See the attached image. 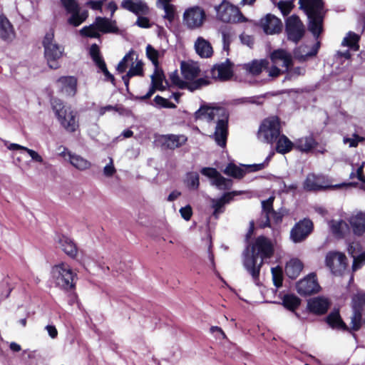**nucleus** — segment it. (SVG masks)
Segmentation results:
<instances>
[{"label":"nucleus","instance_id":"21","mask_svg":"<svg viewBox=\"0 0 365 365\" xmlns=\"http://www.w3.org/2000/svg\"><path fill=\"white\" fill-rule=\"evenodd\" d=\"M120 6L137 16L147 14L148 6L143 0H123Z\"/></svg>","mask_w":365,"mask_h":365},{"label":"nucleus","instance_id":"53","mask_svg":"<svg viewBox=\"0 0 365 365\" xmlns=\"http://www.w3.org/2000/svg\"><path fill=\"white\" fill-rule=\"evenodd\" d=\"M287 214V210L284 209H280L278 211L274 210L270 212V222H272L276 225H279L282 222L283 217Z\"/></svg>","mask_w":365,"mask_h":365},{"label":"nucleus","instance_id":"24","mask_svg":"<svg viewBox=\"0 0 365 365\" xmlns=\"http://www.w3.org/2000/svg\"><path fill=\"white\" fill-rule=\"evenodd\" d=\"M240 194V192L232 191L225 192L219 199L212 200V207L214 209L213 215L217 218L219 215L224 212V206L226 203H229L235 196Z\"/></svg>","mask_w":365,"mask_h":365},{"label":"nucleus","instance_id":"7","mask_svg":"<svg viewBox=\"0 0 365 365\" xmlns=\"http://www.w3.org/2000/svg\"><path fill=\"white\" fill-rule=\"evenodd\" d=\"M43 46L44 48V56L48 66L53 69L59 68L58 61L63 56L64 48L54 40L53 32L46 34L43 40Z\"/></svg>","mask_w":365,"mask_h":365},{"label":"nucleus","instance_id":"32","mask_svg":"<svg viewBox=\"0 0 365 365\" xmlns=\"http://www.w3.org/2000/svg\"><path fill=\"white\" fill-rule=\"evenodd\" d=\"M349 223L355 235H363L365 232V213L360 212L352 215L349 218Z\"/></svg>","mask_w":365,"mask_h":365},{"label":"nucleus","instance_id":"26","mask_svg":"<svg viewBox=\"0 0 365 365\" xmlns=\"http://www.w3.org/2000/svg\"><path fill=\"white\" fill-rule=\"evenodd\" d=\"M268 66L269 62L266 59L253 60L250 63L242 65V69L246 73L255 76L259 75Z\"/></svg>","mask_w":365,"mask_h":365},{"label":"nucleus","instance_id":"27","mask_svg":"<svg viewBox=\"0 0 365 365\" xmlns=\"http://www.w3.org/2000/svg\"><path fill=\"white\" fill-rule=\"evenodd\" d=\"M181 72L187 82H192L200 74L199 66L193 62H182Z\"/></svg>","mask_w":365,"mask_h":365},{"label":"nucleus","instance_id":"40","mask_svg":"<svg viewBox=\"0 0 365 365\" xmlns=\"http://www.w3.org/2000/svg\"><path fill=\"white\" fill-rule=\"evenodd\" d=\"M360 39L359 35L353 31H349L346 36L344 38L341 46H347L353 51H358L359 48V41Z\"/></svg>","mask_w":365,"mask_h":365},{"label":"nucleus","instance_id":"56","mask_svg":"<svg viewBox=\"0 0 365 365\" xmlns=\"http://www.w3.org/2000/svg\"><path fill=\"white\" fill-rule=\"evenodd\" d=\"M364 137L359 136L356 133L352 135V138L344 137L343 139L344 143H349V147L356 148L358 146L359 143L364 141Z\"/></svg>","mask_w":365,"mask_h":365},{"label":"nucleus","instance_id":"34","mask_svg":"<svg viewBox=\"0 0 365 365\" xmlns=\"http://www.w3.org/2000/svg\"><path fill=\"white\" fill-rule=\"evenodd\" d=\"M326 322L334 329L348 331L349 328L343 322L339 310H334L326 318Z\"/></svg>","mask_w":365,"mask_h":365},{"label":"nucleus","instance_id":"46","mask_svg":"<svg viewBox=\"0 0 365 365\" xmlns=\"http://www.w3.org/2000/svg\"><path fill=\"white\" fill-rule=\"evenodd\" d=\"M282 304L287 309L294 311L299 306L300 299L293 294H287L283 297Z\"/></svg>","mask_w":365,"mask_h":365},{"label":"nucleus","instance_id":"30","mask_svg":"<svg viewBox=\"0 0 365 365\" xmlns=\"http://www.w3.org/2000/svg\"><path fill=\"white\" fill-rule=\"evenodd\" d=\"M163 145L168 149L174 150L184 145L187 137L184 135L168 134L162 137Z\"/></svg>","mask_w":365,"mask_h":365},{"label":"nucleus","instance_id":"37","mask_svg":"<svg viewBox=\"0 0 365 365\" xmlns=\"http://www.w3.org/2000/svg\"><path fill=\"white\" fill-rule=\"evenodd\" d=\"M303 269L302 262L298 259H292L286 264L285 273L288 277L296 279Z\"/></svg>","mask_w":365,"mask_h":365},{"label":"nucleus","instance_id":"57","mask_svg":"<svg viewBox=\"0 0 365 365\" xmlns=\"http://www.w3.org/2000/svg\"><path fill=\"white\" fill-rule=\"evenodd\" d=\"M271 271L274 286L277 288L280 287L282 285V275L281 269L278 267H272Z\"/></svg>","mask_w":365,"mask_h":365},{"label":"nucleus","instance_id":"5","mask_svg":"<svg viewBox=\"0 0 365 365\" xmlns=\"http://www.w3.org/2000/svg\"><path fill=\"white\" fill-rule=\"evenodd\" d=\"M135 52L130 50L122 60L118 63L116 71L118 73H123L126 69L129 68L128 71L122 76V80L128 88L129 81L134 76H143V63L141 60L134 59Z\"/></svg>","mask_w":365,"mask_h":365},{"label":"nucleus","instance_id":"3","mask_svg":"<svg viewBox=\"0 0 365 365\" xmlns=\"http://www.w3.org/2000/svg\"><path fill=\"white\" fill-rule=\"evenodd\" d=\"M299 9L307 16L308 29L315 38L323 31V21L326 13L322 0H299Z\"/></svg>","mask_w":365,"mask_h":365},{"label":"nucleus","instance_id":"39","mask_svg":"<svg viewBox=\"0 0 365 365\" xmlns=\"http://www.w3.org/2000/svg\"><path fill=\"white\" fill-rule=\"evenodd\" d=\"M68 160L73 167L80 170H85L91 166V163L88 160L71 152L68 153Z\"/></svg>","mask_w":365,"mask_h":365},{"label":"nucleus","instance_id":"64","mask_svg":"<svg viewBox=\"0 0 365 365\" xmlns=\"http://www.w3.org/2000/svg\"><path fill=\"white\" fill-rule=\"evenodd\" d=\"M180 215L185 220H189L192 216V208L190 205L181 207L180 210Z\"/></svg>","mask_w":365,"mask_h":365},{"label":"nucleus","instance_id":"62","mask_svg":"<svg viewBox=\"0 0 365 365\" xmlns=\"http://www.w3.org/2000/svg\"><path fill=\"white\" fill-rule=\"evenodd\" d=\"M101 64L97 66L99 69L103 73L106 80L109 81L113 83L115 78L114 76L108 71L107 69L106 65L105 62H100Z\"/></svg>","mask_w":365,"mask_h":365},{"label":"nucleus","instance_id":"19","mask_svg":"<svg viewBox=\"0 0 365 365\" xmlns=\"http://www.w3.org/2000/svg\"><path fill=\"white\" fill-rule=\"evenodd\" d=\"M232 63L229 59L215 65L210 71L212 78L220 81L229 80L232 76Z\"/></svg>","mask_w":365,"mask_h":365},{"label":"nucleus","instance_id":"50","mask_svg":"<svg viewBox=\"0 0 365 365\" xmlns=\"http://www.w3.org/2000/svg\"><path fill=\"white\" fill-rule=\"evenodd\" d=\"M319 42H317L312 48L311 51L307 52L305 54H299V50L302 49V47H299L295 52V56L298 58L300 61H305L309 57L314 56L319 50Z\"/></svg>","mask_w":365,"mask_h":365},{"label":"nucleus","instance_id":"60","mask_svg":"<svg viewBox=\"0 0 365 365\" xmlns=\"http://www.w3.org/2000/svg\"><path fill=\"white\" fill-rule=\"evenodd\" d=\"M287 76L289 79L296 78L305 73V68L303 67H295L292 69L287 70Z\"/></svg>","mask_w":365,"mask_h":365},{"label":"nucleus","instance_id":"1","mask_svg":"<svg viewBox=\"0 0 365 365\" xmlns=\"http://www.w3.org/2000/svg\"><path fill=\"white\" fill-rule=\"evenodd\" d=\"M274 252L272 242L263 235L255 238L243 251V266L256 285L260 284L259 273L263 264L272 257Z\"/></svg>","mask_w":365,"mask_h":365},{"label":"nucleus","instance_id":"18","mask_svg":"<svg viewBox=\"0 0 365 365\" xmlns=\"http://www.w3.org/2000/svg\"><path fill=\"white\" fill-rule=\"evenodd\" d=\"M296 288L300 295L307 296L317 292L320 287L317 282L316 275L311 274L299 281Z\"/></svg>","mask_w":365,"mask_h":365},{"label":"nucleus","instance_id":"11","mask_svg":"<svg viewBox=\"0 0 365 365\" xmlns=\"http://www.w3.org/2000/svg\"><path fill=\"white\" fill-rule=\"evenodd\" d=\"M215 11L217 17L223 22L240 23L247 21L237 6L226 1L215 6Z\"/></svg>","mask_w":365,"mask_h":365},{"label":"nucleus","instance_id":"58","mask_svg":"<svg viewBox=\"0 0 365 365\" xmlns=\"http://www.w3.org/2000/svg\"><path fill=\"white\" fill-rule=\"evenodd\" d=\"M200 172L202 175L210 178L211 181L215 179L220 173L215 168H203Z\"/></svg>","mask_w":365,"mask_h":365},{"label":"nucleus","instance_id":"54","mask_svg":"<svg viewBox=\"0 0 365 365\" xmlns=\"http://www.w3.org/2000/svg\"><path fill=\"white\" fill-rule=\"evenodd\" d=\"M164 10L165 14L163 16L164 19H167L170 24L174 20L175 17V6L172 4L164 5L161 6Z\"/></svg>","mask_w":365,"mask_h":365},{"label":"nucleus","instance_id":"15","mask_svg":"<svg viewBox=\"0 0 365 365\" xmlns=\"http://www.w3.org/2000/svg\"><path fill=\"white\" fill-rule=\"evenodd\" d=\"M313 223L309 219L304 218L294 225L290 232V239L294 243L304 241L312 232Z\"/></svg>","mask_w":365,"mask_h":365},{"label":"nucleus","instance_id":"28","mask_svg":"<svg viewBox=\"0 0 365 365\" xmlns=\"http://www.w3.org/2000/svg\"><path fill=\"white\" fill-rule=\"evenodd\" d=\"M329 307V301L323 297H315L308 302L309 310L316 314H324Z\"/></svg>","mask_w":365,"mask_h":365},{"label":"nucleus","instance_id":"38","mask_svg":"<svg viewBox=\"0 0 365 365\" xmlns=\"http://www.w3.org/2000/svg\"><path fill=\"white\" fill-rule=\"evenodd\" d=\"M276 151L281 154H286L294 148V143L292 142L285 135L280 134L275 141Z\"/></svg>","mask_w":365,"mask_h":365},{"label":"nucleus","instance_id":"25","mask_svg":"<svg viewBox=\"0 0 365 365\" xmlns=\"http://www.w3.org/2000/svg\"><path fill=\"white\" fill-rule=\"evenodd\" d=\"M15 38L13 25L3 14H0V38L5 41H11Z\"/></svg>","mask_w":365,"mask_h":365},{"label":"nucleus","instance_id":"23","mask_svg":"<svg viewBox=\"0 0 365 365\" xmlns=\"http://www.w3.org/2000/svg\"><path fill=\"white\" fill-rule=\"evenodd\" d=\"M61 92L68 96H74L77 91V79L73 76H62L57 81Z\"/></svg>","mask_w":365,"mask_h":365},{"label":"nucleus","instance_id":"36","mask_svg":"<svg viewBox=\"0 0 365 365\" xmlns=\"http://www.w3.org/2000/svg\"><path fill=\"white\" fill-rule=\"evenodd\" d=\"M58 245L61 250L69 257L74 258L78 249L74 242L66 236H62L58 240Z\"/></svg>","mask_w":365,"mask_h":365},{"label":"nucleus","instance_id":"4","mask_svg":"<svg viewBox=\"0 0 365 365\" xmlns=\"http://www.w3.org/2000/svg\"><path fill=\"white\" fill-rule=\"evenodd\" d=\"M52 109L61 125L69 133H74L79 127L77 113L66 106L60 99L51 101Z\"/></svg>","mask_w":365,"mask_h":365},{"label":"nucleus","instance_id":"35","mask_svg":"<svg viewBox=\"0 0 365 365\" xmlns=\"http://www.w3.org/2000/svg\"><path fill=\"white\" fill-rule=\"evenodd\" d=\"M196 53L202 58H209L212 55L213 50L209 41L202 37H198L195 43Z\"/></svg>","mask_w":365,"mask_h":365},{"label":"nucleus","instance_id":"47","mask_svg":"<svg viewBox=\"0 0 365 365\" xmlns=\"http://www.w3.org/2000/svg\"><path fill=\"white\" fill-rule=\"evenodd\" d=\"M294 1L295 0H280L277 3V8L280 10L283 16H285L290 14L294 7Z\"/></svg>","mask_w":365,"mask_h":365},{"label":"nucleus","instance_id":"59","mask_svg":"<svg viewBox=\"0 0 365 365\" xmlns=\"http://www.w3.org/2000/svg\"><path fill=\"white\" fill-rule=\"evenodd\" d=\"M364 264H365V252L361 253L356 257H354L353 270L356 271L359 269Z\"/></svg>","mask_w":365,"mask_h":365},{"label":"nucleus","instance_id":"33","mask_svg":"<svg viewBox=\"0 0 365 365\" xmlns=\"http://www.w3.org/2000/svg\"><path fill=\"white\" fill-rule=\"evenodd\" d=\"M317 145V142L312 135L302 137L294 142V148L302 153H308Z\"/></svg>","mask_w":365,"mask_h":365},{"label":"nucleus","instance_id":"22","mask_svg":"<svg viewBox=\"0 0 365 365\" xmlns=\"http://www.w3.org/2000/svg\"><path fill=\"white\" fill-rule=\"evenodd\" d=\"M273 64L281 66L287 71L292 62V56L284 49L274 51L270 56Z\"/></svg>","mask_w":365,"mask_h":365},{"label":"nucleus","instance_id":"51","mask_svg":"<svg viewBox=\"0 0 365 365\" xmlns=\"http://www.w3.org/2000/svg\"><path fill=\"white\" fill-rule=\"evenodd\" d=\"M89 53L96 66L100 65V62H105L100 54L99 48L96 43L91 45Z\"/></svg>","mask_w":365,"mask_h":365},{"label":"nucleus","instance_id":"10","mask_svg":"<svg viewBox=\"0 0 365 365\" xmlns=\"http://www.w3.org/2000/svg\"><path fill=\"white\" fill-rule=\"evenodd\" d=\"M352 316L351 317V331H358L362 324V318L365 314V292L359 291L352 296L351 299Z\"/></svg>","mask_w":365,"mask_h":365},{"label":"nucleus","instance_id":"43","mask_svg":"<svg viewBox=\"0 0 365 365\" xmlns=\"http://www.w3.org/2000/svg\"><path fill=\"white\" fill-rule=\"evenodd\" d=\"M151 83L157 87L158 90L163 91L165 89V86L163 85L165 81V75L160 67L155 68L153 73L150 76Z\"/></svg>","mask_w":365,"mask_h":365},{"label":"nucleus","instance_id":"31","mask_svg":"<svg viewBox=\"0 0 365 365\" xmlns=\"http://www.w3.org/2000/svg\"><path fill=\"white\" fill-rule=\"evenodd\" d=\"M274 197H269L267 200L262 201V217L264 218V221L262 220L259 224V227L262 228L269 227L271 226L269 214L274 210Z\"/></svg>","mask_w":365,"mask_h":365},{"label":"nucleus","instance_id":"29","mask_svg":"<svg viewBox=\"0 0 365 365\" xmlns=\"http://www.w3.org/2000/svg\"><path fill=\"white\" fill-rule=\"evenodd\" d=\"M329 225L334 236L339 239L345 237L350 231L349 225L341 220H332L329 222Z\"/></svg>","mask_w":365,"mask_h":365},{"label":"nucleus","instance_id":"17","mask_svg":"<svg viewBox=\"0 0 365 365\" xmlns=\"http://www.w3.org/2000/svg\"><path fill=\"white\" fill-rule=\"evenodd\" d=\"M170 79L172 83L180 88H187L190 91L200 89L203 86H206L210 83L208 77L200 78L192 82H186L180 78L177 71L170 73Z\"/></svg>","mask_w":365,"mask_h":365},{"label":"nucleus","instance_id":"6","mask_svg":"<svg viewBox=\"0 0 365 365\" xmlns=\"http://www.w3.org/2000/svg\"><path fill=\"white\" fill-rule=\"evenodd\" d=\"M112 18L97 16L95 21L88 26H84L80 30L81 36L98 38L100 32L103 34H117L119 31L115 20Z\"/></svg>","mask_w":365,"mask_h":365},{"label":"nucleus","instance_id":"9","mask_svg":"<svg viewBox=\"0 0 365 365\" xmlns=\"http://www.w3.org/2000/svg\"><path fill=\"white\" fill-rule=\"evenodd\" d=\"M281 134V125L277 117L265 119L261 124L258 138L264 143L273 145Z\"/></svg>","mask_w":365,"mask_h":365},{"label":"nucleus","instance_id":"61","mask_svg":"<svg viewBox=\"0 0 365 365\" xmlns=\"http://www.w3.org/2000/svg\"><path fill=\"white\" fill-rule=\"evenodd\" d=\"M222 37L223 42V50L228 51L231 42V34L226 30L222 31Z\"/></svg>","mask_w":365,"mask_h":365},{"label":"nucleus","instance_id":"42","mask_svg":"<svg viewBox=\"0 0 365 365\" xmlns=\"http://www.w3.org/2000/svg\"><path fill=\"white\" fill-rule=\"evenodd\" d=\"M246 172V165H243L242 167H238L233 163L228 164V165L223 170V173L225 175L238 179L243 178Z\"/></svg>","mask_w":365,"mask_h":365},{"label":"nucleus","instance_id":"13","mask_svg":"<svg viewBox=\"0 0 365 365\" xmlns=\"http://www.w3.org/2000/svg\"><path fill=\"white\" fill-rule=\"evenodd\" d=\"M285 30L287 38L298 43L304 35L305 29L303 23L297 15H292L286 19Z\"/></svg>","mask_w":365,"mask_h":365},{"label":"nucleus","instance_id":"20","mask_svg":"<svg viewBox=\"0 0 365 365\" xmlns=\"http://www.w3.org/2000/svg\"><path fill=\"white\" fill-rule=\"evenodd\" d=\"M259 25L267 34H278L282 29L281 20L270 14H267L260 20Z\"/></svg>","mask_w":365,"mask_h":365},{"label":"nucleus","instance_id":"14","mask_svg":"<svg viewBox=\"0 0 365 365\" xmlns=\"http://www.w3.org/2000/svg\"><path fill=\"white\" fill-rule=\"evenodd\" d=\"M327 267L334 275H341L347 267L346 257L344 254L339 252H329L325 258Z\"/></svg>","mask_w":365,"mask_h":365},{"label":"nucleus","instance_id":"8","mask_svg":"<svg viewBox=\"0 0 365 365\" xmlns=\"http://www.w3.org/2000/svg\"><path fill=\"white\" fill-rule=\"evenodd\" d=\"M52 274L56 284L62 289L70 290L75 287L74 274L70 266L66 263H60L52 268Z\"/></svg>","mask_w":365,"mask_h":365},{"label":"nucleus","instance_id":"41","mask_svg":"<svg viewBox=\"0 0 365 365\" xmlns=\"http://www.w3.org/2000/svg\"><path fill=\"white\" fill-rule=\"evenodd\" d=\"M304 188L308 191L321 190L323 188L321 185V179L314 174H309L304 182Z\"/></svg>","mask_w":365,"mask_h":365},{"label":"nucleus","instance_id":"12","mask_svg":"<svg viewBox=\"0 0 365 365\" xmlns=\"http://www.w3.org/2000/svg\"><path fill=\"white\" fill-rule=\"evenodd\" d=\"M67 14H70L68 23L73 26H78L88 17V11L81 10L75 0H61Z\"/></svg>","mask_w":365,"mask_h":365},{"label":"nucleus","instance_id":"45","mask_svg":"<svg viewBox=\"0 0 365 365\" xmlns=\"http://www.w3.org/2000/svg\"><path fill=\"white\" fill-rule=\"evenodd\" d=\"M211 184L221 190H230L232 185V180L225 178L220 173L218 176L211 181Z\"/></svg>","mask_w":365,"mask_h":365},{"label":"nucleus","instance_id":"55","mask_svg":"<svg viewBox=\"0 0 365 365\" xmlns=\"http://www.w3.org/2000/svg\"><path fill=\"white\" fill-rule=\"evenodd\" d=\"M113 110H115L116 112H118L120 113V114H123V113H129L128 110L124 109L122 107H118V106H110V105H108V106H103V107H101L98 110V113H99V115L100 116H102L106 112H110V111H113Z\"/></svg>","mask_w":365,"mask_h":365},{"label":"nucleus","instance_id":"48","mask_svg":"<svg viewBox=\"0 0 365 365\" xmlns=\"http://www.w3.org/2000/svg\"><path fill=\"white\" fill-rule=\"evenodd\" d=\"M159 51L154 48L151 45L148 44L146 46V56L152 62L155 68L159 67Z\"/></svg>","mask_w":365,"mask_h":365},{"label":"nucleus","instance_id":"49","mask_svg":"<svg viewBox=\"0 0 365 365\" xmlns=\"http://www.w3.org/2000/svg\"><path fill=\"white\" fill-rule=\"evenodd\" d=\"M185 183L190 189L197 190L200 185L199 175L197 173H187Z\"/></svg>","mask_w":365,"mask_h":365},{"label":"nucleus","instance_id":"2","mask_svg":"<svg viewBox=\"0 0 365 365\" xmlns=\"http://www.w3.org/2000/svg\"><path fill=\"white\" fill-rule=\"evenodd\" d=\"M195 115L197 119L216 121L215 131L212 137L219 146L225 147L228 133V114L226 109L222 107L201 106Z\"/></svg>","mask_w":365,"mask_h":365},{"label":"nucleus","instance_id":"16","mask_svg":"<svg viewBox=\"0 0 365 365\" xmlns=\"http://www.w3.org/2000/svg\"><path fill=\"white\" fill-rule=\"evenodd\" d=\"M205 19V11L199 6L190 7L183 14V21L190 29L200 27Z\"/></svg>","mask_w":365,"mask_h":365},{"label":"nucleus","instance_id":"63","mask_svg":"<svg viewBox=\"0 0 365 365\" xmlns=\"http://www.w3.org/2000/svg\"><path fill=\"white\" fill-rule=\"evenodd\" d=\"M103 1L104 0H89L86 5L93 10H98L101 12Z\"/></svg>","mask_w":365,"mask_h":365},{"label":"nucleus","instance_id":"52","mask_svg":"<svg viewBox=\"0 0 365 365\" xmlns=\"http://www.w3.org/2000/svg\"><path fill=\"white\" fill-rule=\"evenodd\" d=\"M155 106L158 108H175L176 106L173 103H171L168 99L165 98L160 96H156L154 98Z\"/></svg>","mask_w":365,"mask_h":365},{"label":"nucleus","instance_id":"44","mask_svg":"<svg viewBox=\"0 0 365 365\" xmlns=\"http://www.w3.org/2000/svg\"><path fill=\"white\" fill-rule=\"evenodd\" d=\"M8 149L11 150H22L26 151L29 156L31 158L32 160L34 162H37L39 163H43V158L35 150L29 149L28 148H26L24 146H22L21 145L16 144V143H11L8 147Z\"/></svg>","mask_w":365,"mask_h":365}]
</instances>
